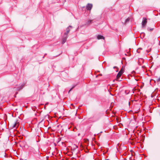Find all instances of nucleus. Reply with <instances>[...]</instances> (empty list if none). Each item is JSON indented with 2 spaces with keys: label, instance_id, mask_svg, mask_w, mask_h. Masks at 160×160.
Segmentation results:
<instances>
[{
  "label": "nucleus",
  "instance_id": "nucleus-7",
  "mask_svg": "<svg viewBox=\"0 0 160 160\" xmlns=\"http://www.w3.org/2000/svg\"><path fill=\"white\" fill-rule=\"evenodd\" d=\"M87 10H90V4H88L86 7Z\"/></svg>",
  "mask_w": 160,
  "mask_h": 160
},
{
  "label": "nucleus",
  "instance_id": "nucleus-4",
  "mask_svg": "<svg viewBox=\"0 0 160 160\" xmlns=\"http://www.w3.org/2000/svg\"><path fill=\"white\" fill-rule=\"evenodd\" d=\"M122 74L121 73L119 72L117 76L116 80L117 81H120V80H119V78L121 77Z\"/></svg>",
  "mask_w": 160,
  "mask_h": 160
},
{
  "label": "nucleus",
  "instance_id": "nucleus-11",
  "mask_svg": "<svg viewBox=\"0 0 160 160\" xmlns=\"http://www.w3.org/2000/svg\"><path fill=\"white\" fill-rule=\"evenodd\" d=\"M150 51H150H148V52H149Z\"/></svg>",
  "mask_w": 160,
  "mask_h": 160
},
{
  "label": "nucleus",
  "instance_id": "nucleus-3",
  "mask_svg": "<svg viewBox=\"0 0 160 160\" xmlns=\"http://www.w3.org/2000/svg\"><path fill=\"white\" fill-rule=\"evenodd\" d=\"M19 125V123L17 122H14L13 126H12V128H17Z\"/></svg>",
  "mask_w": 160,
  "mask_h": 160
},
{
  "label": "nucleus",
  "instance_id": "nucleus-1",
  "mask_svg": "<svg viewBox=\"0 0 160 160\" xmlns=\"http://www.w3.org/2000/svg\"><path fill=\"white\" fill-rule=\"evenodd\" d=\"M69 27L67 29V32L64 33V36L65 37V38L63 39L62 40V43H64L66 40V38L67 37V35L69 32Z\"/></svg>",
  "mask_w": 160,
  "mask_h": 160
},
{
  "label": "nucleus",
  "instance_id": "nucleus-6",
  "mask_svg": "<svg viewBox=\"0 0 160 160\" xmlns=\"http://www.w3.org/2000/svg\"><path fill=\"white\" fill-rule=\"evenodd\" d=\"M124 68L123 67H122L119 72L122 74L124 71Z\"/></svg>",
  "mask_w": 160,
  "mask_h": 160
},
{
  "label": "nucleus",
  "instance_id": "nucleus-2",
  "mask_svg": "<svg viewBox=\"0 0 160 160\" xmlns=\"http://www.w3.org/2000/svg\"><path fill=\"white\" fill-rule=\"evenodd\" d=\"M147 22V19L145 18H143L142 22V27H144Z\"/></svg>",
  "mask_w": 160,
  "mask_h": 160
},
{
  "label": "nucleus",
  "instance_id": "nucleus-5",
  "mask_svg": "<svg viewBox=\"0 0 160 160\" xmlns=\"http://www.w3.org/2000/svg\"><path fill=\"white\" fill-rule=\"evenodd\" d=\"M97 38L98 39H104V38L103 36L100 35H98L97 36Z\"/></svg>",
  "mask_w": 160,
  "mask_h": 160
},
{
  "label": "nucleus",
  "instance_id": "nucleus-10",
  "mask_svg": "<svg viewBox=\"0 0 160 160\" xmlns=\"http://www.w3.org/2000/svg\"><path fill=\"white\" fill-rule=\"evenodd\" d=\"M71 105L72 106H73V104H71Z\"/></svg>",
  "mask_w": 160,
  "mask_h": 160
},
{
  "label": "nucleus",
  "instance_id": "nucleus-9",
  "mask_svg": "<svg viewBox=\"0 0 160 160\" xmlns=\"http://www.w3.org/2000/svg\"><path fill=\"white\" fill-rule=\"evenodd\" d=\"M92 7V5H91V7H90L91 9V8Z\"/></svg>",
  "mask_w": 160,
  "mask_h": 160
},
{
  "label": "nucleus",
  "instance_id": "nucleus-8",
  "mask_svg": "<svg viewBox=\"0 0 160 160\" xmlns=\"http://www.w3.org/2000/svg\"><path fill=\"white\" fill-rule=\"evenodd\" d=\"M116 120H117V122H119V119H118L117 118Z\"/></svg>",
  "mask_w": 160,
  "mask_h": 160
}]
</instances>
